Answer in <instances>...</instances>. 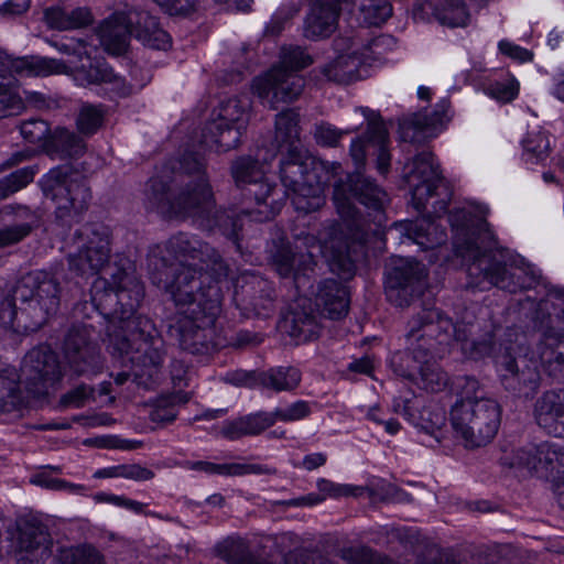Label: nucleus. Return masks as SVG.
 Instances as JSON below:
<instances>
[{
    "label": "nucleus",
    "instance_id": "f257e3e1",
    "mask_svg": "<svg viewBox=\"0 0 564 564\" xmlns=\"http://www.w3.org/2000/svg\"><path fill=\"white\" fill-rule=\"evenodd\" d=\"M90 293L94 306L111 318L108 348L122 358V365L131 364L129 371L112 375L115 383L122 386L132 378L138 387L150 389L163 365V340L153 322L138 314L145 293L135 264L120 258L108 267L107 276L94 281Z\"/></svg>",
    "mask_w": 564,
    "mask_h": 564
},
{
    "label": "nucleus",
    "instance_id": "f03ea898",
    "mask_svg": "<svg viewBox=\"0 0 564 564\" xmlns=\"http://www.w3.org/2000/svg\"><path fill=\"white\" fill-rule=\"evenodd\" d=\"M177 193L169 182L154 176L148 183L147 206L165 217L192 218L200 227L219 230L241 251L243 239L245 210L223 212L216 209L214 193L200 158L192 152L184 153L171 163Z\"/></svg>",
    "mask_w": 564,
    "mask_h": 564
},
{
    "label": "nucleus",
    "instance_id": "7ed1b4c3",
    "mask_svg": "<svg viewBox=\"0 0 564 564\" xmlns=\"http://www.w3.org/2000/svg\"><path fill=\"white\" fill-rule=\"evenodd\" d=\"M453 230V249L466 265L467 274L476 283L490 285L517 293L539 283L540 276L520 256L508 249L494 248L492 235L482 216L466 209L449 213Z\"/></svg>",
    "mask_w": 564,
    "mask_h": 564
},
{
    "label": "nucleus",
    "instance_id": "20e7f679",
    "mask_svg": "<svg viewBox=\"0 0 564 564\" xmlns=\"http://www.w3.org/2000/svg\"><path fill=\"white\" fill-rule=\"evenodd\" d=\"M148 270L153 284L163 289L174 303H186L193 292L205 290L227 275L220 254L197 236L178 232L150 248Z\"/></svg>",
    "mask_w": 564,
    "mask_h": 564
},
{
    "label": "nucleus",
    "instance_id": "39448f33",
    "mask_svg": "<svg viewBox=\"0 0 564 564\" xmlns=\"http://www.w3.org/2000/svg\"><path fill=\"white\" fill-rule=\"evenodd\" d=\"M351 198L375 212L377 217H381L389 202L387 193L360 171L347 175L346 181L334 182L333 200L341 219L337 227L340 234L345 232V238L335 235L319 248L330 270L343 279L354 275L356 265L352 253L366 241L368 230L367 220L355 207Z\"/></svg>",
    "mask_w": 564,
    "mask_h": 564
},
{
    "label": "nucleus",
    "instance_id": "423d86ee",
    "mask_svg": "<svg viewBox=\"0 0 564 564\" xmlns=\"http://www.w3.org/2000/svg\"><path fill=\"white\" fill-rule=\"evenodd\" d=\"M351 198L375 212L377 217H381L389 202L387 193L360 171L347 175L346 181L334 182L333 200L341 219L337 227L340 234L345 232V238L335 235L319 248L330 270L343 279L354 275L356 265L352 253L366 241L368 230L367 220L355 207Z\"/></svg>",
    "mask_w": 564,
    "mask_h": 564
},
{
    "label": "nucleus",
    "instance_id": "0eeeda50",
    "mask_svg": "<svg viewBox=\"0 0 564 564\" xmlns=\"http://www.w3.org/2000/svg\"><path fill=\"white\" fill-rule=\"evenodd\" d=\"M412 334L426 340L434 352L441 346H449L453 341L460 343L463 352L471 359L489 356L495 347L494 336L488 334L478 340L473 338L477 325L473 319L453 323L444 312L436 307H422L411 316Z\"/></svg>",
    "mask_w": 564,
    "mask_h": 564
},
{
    "label": "nucleus",
    "instance_id": "6e6552de",
    "mask_svg": "<svg viewBox=\"0 0 564 564\" xmlns=\"http://www.w3.org/2000/svg\"><path fill=\"white\" fill-rule=\"evenodd\" d=\"M193 299L186 303H175L177 307H187L170 325L169 333L183 350L202 354L214 347L215 321L219 313L221 291L217 283H210L205 290L193 292Z\"/></svg>",
    "mask_w": 564,
    "mask_h": 564
},
{
    "label": "nucleus",
    "instance_id": "1a4fd4ad",
    "mask_svg": "<svg viewBox=\"0 0 564 564\" xmlns=\"http://www.w3.org/2000/svg\"><path fill=\"white\" fill-rule=\"evenodd\" d=\"M98 34L105 50L115 55L126 52L131 35L155 50H166L171 42L155 17L137 10L115 12L100 24Z\"/></svg>",
    "mask_w": 564,
    "mask_h": 564
},
{
    "label": "nucleus",
    "instance_id": "9d476101",
    "mask_svg": "<svg viewBox=\"0 0 564 564\" xmlns=\"http://www.w3.org/2000/svg\"><path fill=\"white\" fill-rule=\"evenodd\" d=\"M341 171V165L313 156L302 144H291L280 162L283 185L295 195L318 197Z\"/></svg>",
    "mask_w": 564,
    "mask_h": 564
},
{
    "label": "nucleus",
    "instance_id": "9b49d317",
    "mask_svg": "<svg viewBox=\"0 0 564 564\" xmlns=\"http://www.w3.org/2000/svg\"><path fill=\"white\" fill-rule=\"evenodd\" d=\"M42 189L55 206L56 219L65 226L79 221L91 200L86 180L68 165L50 170L42 180Z\"/></svg>",
    "mask_w": 564,
    "mask_h": 564
},
{
    "label": "nucleus",
    "instance_id": "f8f14e48",
    "mask_svg": "<svg viewBox=\"0 0 564 564\" xmlns=\"http://www.w3.org/2000/svg\"><path fill=\"white\" fill-rule=\"evenodd\" d=\"M405 178L412 191L414 208L423 213L427 210L430 199L438 197L431 203V213L440 217L447 210L452 191L442 176L438 163L432 152L423 151L415 155L405 166Z\"/></svg>",
    "mask_w": 564,
    "mask_h": 564
},
{
    "label": "nucleus",
    "instance_id": "ddd939ff",
    "mask_svg": "<svg viewBox=\"0 0 564 564\" xmlns=\"http://www.w3.org/2000/svg\"><path fill=\"white\" fill-rule=\"evenodd\" d=\"M500 419V405L490 398L455 402L451 410L452 426L466 447H480L490 443L498 432Z\"/></svg>",
    "mask_w": 564,
    "mask_h": 564
},
{
    "label": "nucleus",
    "instance_id": "4468645a",
    "mask_svg": "<svg viewBox=\"0 0 564 564\" xmlns=\"http://www.w3.org/2000/svg\"><path fill=\"white\" fill-rule=\"evenodd\" d=\"M14 294L22 302L21 315L29 319L24 324L25 330L42 327L59 306L58 283L46 272H33L24 276Z\"/></svg>",
    "mask_w": 564,
    "mask_h": 564
},
{
    "label": "nucleus",
    "instance_id": "2eb2a0df",
    "mask_svg": "<svg viewBox=\"0 0 564 564\" xmlns=\"http://www.w3.org/2000/svg\"><path fill=\"white\" fill-rule=\"evenodd\" d=\"M79 248L68 256V268L77 276L97 274L109 262L110 229L104 224H86L76 234Z\"/></svg>",
    "mask_w": 564,
    "mask_h": 564
},
{
    "label": "nucleus",
    "instance_id": "dca6fc26",
    "mask_svg": "<svg viewBox=\"0 0 564 564\" xmlns=\"http://www.w3.org/2000/svg\"><path fill=\"white\" fill-rule=\"evenodd\" d=\"M425 265L412 258L393 259L387 268L384 293L387 300L399 307L411 304L424 286Z\"/></svg>",
    "mask_w": 564,
    "mask_h": 564
},
{
    "label": "nucleus",
    "instance_id": "f3484780",
    "mask_svg": "<svg viewBox=\"0 0 564 564\" xmlns=\"http://www.w3.org/2000/svg\"><path fill=\"white\" fill-rule=\"evenodd\" d=\"M62 379V369L57 355L48 347H35L23 358L21 383L33 398L48 393Z\"/></svg>",
    "mask_w": 564,
    "mask_h": 564
},
{
    "label": "nucleus",
    "instance_id": "a211bd4d",
    "mask_svg": "<svg viewBox=\"0 0 564 564\" xmlns=\"http://www.w3.org/2000/svg\"><path fill=\"white\" fill-rule=\"evenodd\" d=\"M12 542L18 564H45L53 552L48 528L34 517H22L15 521Z\"/></svg>",
    "mask_w": 564,
    "mask_h": 564
},
{
    "label": "nucleus",
    "instance_id": "6ab92c4d",
    "mask_svg": "<svg viewBox=\"0 0 564 564\" xmlns=\"http://www.w3.org/2000/svg\"><path fill=\"white\" fill-rule=\"evenodd\" d=\"M304 85L303 77L296 73L282 67H272L264 76L253 79L252 89L263 102L276 109L279 102L289 104L296 100Z\"/></svg>",
    "mask_w": 564,
    "mask_h": 564
},
{
    "label": "nucleus",
    "instance_id": "aec40b11",
    "mask_svg": "<svg viewBox=\"0 0 564 564\" xmlns=\"http://www.w3.org/2000/svg\"><path fill=\"white\" fill-rule=\"evenodd\" d=\"M65 358L77 375H96L102 369V358L87 326H72L64 341Z\"/></svg>",
    "mask_w": 564,
    "mask_h": 564
},
{
    "label": "nucleus",
    "instance_id": "412c9836",
    "mask_svg": "<svg viewBox=\"0 0 564 564\" xmlns=\"http://www.w3.org/2000/svg\"><path fill=\"white\" fill-rule=\"evenodd\" d=\"M514 465L540 477L564 479V447L554 442H543L520 448L514 454Z\"/></svg>",
    "mask_w": 564,
    "mask_h": 564
},
{
    "label": "nucleus",
    "instance_id": "4be33fe9",
    "mask_svg": "<svg viewBox=\"0 0 564 564\" xmlns=\"http://www.w3.org/2000/svg\"><path fill=\"white\" fill-rule=\"evenodd\" d=\"M293 540V535L290 533H283L278 536L271 535H259L254 536L250 542L252 546V552L256 553L259 561H251V555L249 554V564H269L265 557L272 556L274 550L276 549L279 552L284 551V545L286 542H291ZM284 564H333L327 557L317 553V552H308L306 550H294L290 551L284 557Z\"/></svg>",
    "mask_w": 564,
    "mask_h": 564
},
{
    "label": "nucleus",
    "instance_id": "5701e85b",
    "mask_svg": "<svg viewBox=\"0 0 564 564\" xmlns=\"http://www.w3.org/2000/svg\"><path fill=\"white\" fill-rule=\"evenodd\" d=\"M499 371L502 387L513 395L529 398L539 387V372L524 358L503 356Z\"/></svg>",
    "mask_w": 564,
    "mask_h": 564
},
{
    "label": "nucleus",
    "instance_id": "b1692460",
    "mask_svg": "<svg viewBox=\"0 0 564 564\" xmlns=\"http://www.w3.org/2000/svg\"><path fill=\"white\" fill-rule=\"evenodd\" d=\"M534 322L545 339H564V290L553 288L547 292L539 302Z\"/></svg>",
    "mask_w": 564,
    "mask_h": 564
},
{
    "label": "nucleus",
    "instance_id": "393cba45",
    "mask_svg": "<svg viewBox=\"0 0 564 564\" xmlns=\"http://www.w3.org/2000/svg\"><path fill=\"white\" fill-rule=\"evenodd\" d=\"M66 66L61 59L48 57L12 58L0 50V83L13 82V75L48 76L62 73Z\"/></svg>",
    "mask_w": 564,
    "mask_h": 564
},
{
    "label": "nucleus",
    "instance_id": "a878e982",
    "mask_svg": "<svg viewBox=\"0 0 564 564\" xmlns=\"http://www.w3.org/2000/svg\"><path fill=\"white\" fill-rule=\"evenodd\" d=\"M468 0H440L434 3L430 0H420L414 8V17L421 20L435 19L442 25L458 28L467 25L469 13Z\"/></svg>",
    "mask_w": 564,
    "mask_h": 564
},
{
    "label": "nucleus",
    "instance_id": "bb28decb",
    "mask_svg": "<svg viewBox=\"0 0 564 564\" xmlns=\"http://www.w3.org/2000/svg\"><path fill=\"white\" fill-rule=\"evenodd\" d=\"M348 7L349 0H314L305 20V36L313 40L329 36L336 29L339 11Z\"/></svg>",
    "mask_w": 564,
    "mask_h": 564
},
{
    "label": "nucleus",
    "instance_id": "cd10ccee",
    "mask_svg": "<svg viewBox=\"0 0 564 564\" xmlns=\"http://www.w3.org/2000/svg\"><path fill=\"white\" fill-rule=\"evenodd\" d=\"M406 349L397 351L390 359V367L393 372L402 378L413 381L417 375V368L421 365L422 358L430 357L434 350L426 347V340L423 338L414 339L411 327V318L406 323L405 332Z\"/></svg>",
    "mask_w": 564,
    "mask_h": 564
},
{
    "label": "nucleus",
    "instance_id": "c85d7f7f",
    "mask_svg": "<svg viewBox=\"0 0 564 564\" xmlns=\"http://www.w3.org/2000/svg\"><path fill=\"white\" fill-rule=\"evenodd\" d=\"M438 107V109L431 113L419 112L404 119L400 123L402 139L414 143L434 137L438 128L444 124L448 102L443 101Z\"/></svg>",
    "mask_w": 564,
    "mask_h": 564
},
{
    "label": "nucleus",
    "instance_id": "c756f323",
    "mask_svg": "<svg viewBox=\"0 0 564 564\" xmlns=\"http://www.w3.org/2000/svg\"><path fill=\"white\" fill-rule=\"evenodd\" d=\"M315 306L324 316L340 319L349 310L348 290L336 280H324L317 286Z\"/></svg>",
    "mask_w": 564,
    "mask_h": 564
},
{
    "label": "nucleus",
    "instance_id": "7c9ffc66",
    "mask_svg": "<svg viewBox=\"0 0 564 564\" xmlns=\"http://www.w3.org/2000/svg\"><path fill=\"white\" fill-rule=\"evenodd\" d=\"M302 380L301 371L293 366H280L267 371H249V388H262L274 392L295 390Z\"/></svg>",
    "mask_w": 564,
    "mask_h": 564
},
{
    "label": "nucleus",
    "instance_id": "2f4dec72",
    "mask_svg": "<svg viewBox=\"0 0 564 564\" xmlns=\"http://www.w3.org/2000/svg\"><path fill=\"white\" fill-rule=\"evenodd\" d=\"M275 270L282 278H293L296 286H300L302 276L315 267L314 257L311 252H292L289 248H281L273 257Z\"/></svg>",
    "mask_w": 564,
    "mask_h": 564
},
{
    "label": "nucleus",
    "instance_id": "473e14b6",
    "mask_svg": "<svg viewBox=\"0 0 564 564\" xmlns=\"http://www.w3.org/2000/svg\"><path fill=\"white\" fill-rule=\"evenodd\" d=\"M536 423L549 433H558L557 425L564 421V392L546 391L535 402Z\"/></svg>",
    "mask_w": 564,
    "mask_h": 564
},
{
    "label": "nucleus",
    "instance_id": "72a5a7b5",
    "mask_svg": "<svg viewBox=\"0 0 564 564\" xmlns=\"http://www.w3.org/2000/svg\"><path fill=\"white\" fill-rule=\"evenodd\" d=\"M361 112L368 122L369 143H372L377 150V170L386 175L391 160L387 148L388 130L378 113L368 108H361Z\"/></svg>",
    "mask_w": 564,
    "mask_h": 564
},
{
    "label": "nucleus",
    "instance_id": "f704fd0d",
    "mask_svg": "<svg viewBox=\"0 0 564 564\" xmlns=\"http://www.w3.org/2000/svg\"><path fill=\"white\" fill-rule=\"evenodd\" d=\"M61 62L66 66V70L61 74L72 73L74 79L82 86L96 85L100 88L104 77L109 74L110 68L106 63L93 59L88 51L84 55L83 62L69 61L68 64Z\"/></svg>",
    "mask_w": 564,
    "mask_h": 564
},
{
    "label": "nucleus",
    "instance_id": "c9c22d12",
    "mask_svg": "<svg viewBox=\"0 0 564 564\" xmlns=\"http://www.w3.org/2000/svg\"><path fill=\"white\" fill-rule=\"evenodd\" d=\"M362 64L361 56L354 52L323 66L321 73L329 82L347 85L362 78Z\"/></svg>",
    "mask_w": 564,
    "mask_h": 564
},
{
    "label": "nucleus",
    "instance_id": "e433bc0d",
    "mask_svg": "<svg viewBox=\"0 0 564 564\" xmlns=\"http://www.w3.org/2000/svg\"><path fill=\"white\" fill-rule=\"evenodd\" d=\"M408 236L423 250L434 249L444 243L447 238L443 227L431 216H423L411 224Z\"/></svg>",
    "mask_w": 564,
    "mask_h": 564
},
{
    "label": "nucleus",
    "instance_id": "4c0bfd02",
    "mask_svg": "<svg viewBox=\"0 0 564 564\" xmlns=\"http://www.w3.org/2000/svg\"><path fill=\"white\" fill-rule=\"evenodd\" d=\"M20 382L21 375L14 367L3 366L0 368V413L12 412L24 403Z\"/></svg>",
    "mask_w": 564,
    "mask_h": 564
},
{
    "label": "nucleus",
    "instance_id": "58836bf2",
    "mask_svg": "<svg viewBox=\"0 0 564 564\" xmlns=\"http://www.w3.org/2000/svg\"><path fill=\"white\" fill-rule=\"evenodd\" d=\"M239 132L224 120L210 121L202 131V144L210 150L228 151L237 147Z\"/></svg>",
    "mask_w": 564,
    "mask_h": 564
},
{
    "label": "nucleus",
    "instance_id": "ea45409f",
    "mask_svg": "<svg viewBox=\"0 0 564 564\" xmlns=\"http://www.w3.org/2000/svg\"><path fill=\"white\" fill-rule=\"evenodd\" d=\"M433 354L434 352H432L430 357L422 358L421 365L417 368V375L413 382L425 391L440 392L447 387L449 378L441 366L433 359Z\"/></svg>",
    "mask_w": 564,
    "mask_h": 564
},
{
    "label": "nucleus",
    "instance_id": "a19ab883",
    "mask_svg": "<svg viewBox=\"0 0 564 564\" xmlns=\"http://www.w3.org/2000/svg\"><path fill=\"white\" fill-rule=\"evenodd\" d=\"M284 328L299 340H311L318 334V323L312 312L294 307L284 319Z\"/></svg>",
    "mask_w": 564,
    "mask_h": 564
},
{
    "label": "nucleus",
    "instance_id": "79ce46f5",
    "mask_svg": "<svg viewBox=\"0 0 564 564\" xmlns=\"http://www.w3.org/2000/svg\"><path fill=\"white\" fill-rule=\"evenodd\" d=\"M50 148L61 158H78L84 154L86 144L75 132L58 128L51 138Z\"/></svg>",
    "mask_w": 564,
    "mask_h": 564
},
{
    "label": "nucleus",
    "instance_id": "37998d69",
    "mask_svg": "<svg viewBox=\"0 0 564 564\" xmlns=\"http://www.w3.org/2000/svg\"><path fill=\"white\" fill-rule=\"evenodd\" d=\"M300 113L288 108L275 116V140L280 143L300 144Z\"/></svg>",
    "mask_w": 564,
    "mask_h": 564
},
{
    "label": "nucleus",
    "instance_id": "c03bdc74",
    "mask_svg": "<svg viewBox=\"0 0 564 564\" xmlns=\"http://www.w3.org/2000/svg\"><path fill=\"white\" fill-rule=\"evenodd\" d=\"M58 564H105L101 552L91 544H79L59 550Z\"/></svg>",
    "mask_w": 564,
    "mask_h": 564
},
{
    "label": "nucleus",
    "instance_id": "a18cd8bd",
    "mask_svg": "<svg viewBox=\"0 0 564 564\" xmlns=\"http://www.w3.org/2000/svg\"><path fill=\"white\" fill-rule=\"evenodd\" d=\"M340 557L347 564H397L388 555L367 545H356L340 550Z\"/></svg>",
    "mask_w": 564,
    "mask_h": 564
},
{
    "label": "nucleus",
    "instance_id": "49530a36",
    "mask_svg": "<svg viewBox=\"0 0 564 564\" xmlns=\"http://www.w3.org/2000/svg\"><path fill=\"white\" fill-rule=\"evenodd\" d=\"M392 14L388 0H364L359 8V20L367 26H380Z\"/></svg>",
    "mask_w": 564,
    "mask_h": 564
},
{
    "label": "nucleus",
    "instance_id": "de8ad7c7",
    "mask_svg": "<svg viewBox=\"0 0 564 564\" xmlns=\"http://www.w3.org/2000/svg\"><path fill=\"white\" fill-rule=\"evenodd\" d=\"M187 400L178 393L161 395L158 398L150 411V419L156 423H170L176 419L177 405Z\"/></svg>",
    "mask_w": 564,
    "mask_h": 564
},
{
    "label": "nucleus",
    "instance_id": "09e8293b",
    "mask_svg": "<svg viewBox=\"0 0 564 564\" xmlns=\"http://www.w3.org/2000/svg\"><path fill=\"white\" fill-rule=\"evenodd\" d=\"M225 564H247V544L242 538L228 536L215 546Z\"/></svg>",
    "mask_w": 564,
    "mask_h": 564
},
{
    "label": "nucleus",
    "instance_id": "8fccbe9b",
    "mask_svg": "<svg viewBox=\"0 0 564 564\" xmlns=\"http://www.w3.org/2000/svg\"><path fill=\"white\" fill-rule=\"evenodd\" d=\"M413 564H462V562L454 550L429 544L416 554Z\"/></svg>",
    "mask_w": 564,
    "mask_h": 564
},
{
    "label": "nucleus",
    "instance_id": "3c124183",
    "mask_svg": "<svg viewBox=\"0 0 564 564\" xmlns=\"http://www.w3.org/2000/svg\"><path fill=\"white\" fill-rule=\"evenodd\" d=\"M24 108L13 82L0 83V119L17 116Z\"/></svg>",
    "mask_w": 564,
    "mask_h": 564
},
{
    "label": "nucleus",
    "instance_id": "603ef678",
    "mask_svg": "<svg viewBox=\"0 0 564 564\" xmlns=\"http://www.w3.org/2000/svg\"><path fill=\"white\" fill-rule=\"evenodd\" d=\"M186 465L192 470L203 471L207 475L242 476L247 473V466L245 464L237 463L216 464L212 462L198 460L188 462Z\"/></svg>",
    "mask_w": 564,
    "mask_h": 564
},
{
    "label": "nucleus",
    "instance_id": "864d4df0",
    "mask_svg": "<svg viewBox=\"0 0 564 564\" xmlns=\"http://www.w3.org/2000/svg\"><path fill=\"white\" fill-rule=\"evenodd\" d=\"M104 110L100 106L84 105L77 116L76 124L80 133L94 134L102 124Z\"/></svg>",
    "mask_w": 564,
    "mask_h": 564
},
{
    "label": "nucleus",
    "instance_id": "5fc2aeb1",
    "mask_svg": "<svg viewBox=\"0 0 564 564\" xmlns=\"http://www.w3.org/2000/svg\"><path fill=\"white\" fill-rule=\"evenodd\" d=\"M317 487L321 492H324L330 497H359L364 494H367L369 498H375L376 492L375 489L362 486H352V485H339L334 484L327 479H321L317 482Z\"/></svg>",
    "mask_w": 564,
    "mask_h": 564
},
{
    "label": "nucleus",
    "instance_id": "6e6d98bb",
    "mask_svg": "<svg viewBox=\"0 0 564 564\" xmlns=\"http://www.w3.org/2000/svg\"><path fill=\"white\" fill-rule=\"evenodd\" d=\"M523 149L532 159L543 160L549 155L550 141L547 134L539 128L527 133L522 141Z\"/></svg>",
    "mask_w": 564,
    "mask_h": 564
},
{
    "label": "nucleus",
    "instance_id": "4d7b16f0",
    "mask_svg": "<svg viewBox=\"0 0 564 564\" xmlns=\"http://www.w3.org/2000/svg\"><path fill=\"white\" fill-rule=\"evenodd\" d=\"M313 63L312 57L299 46H284L281 48L280 64L275 67H282L289 72L295 73Z\"/></svg>",
    "mask_w": 564,
    "mask_h": 564
},
{
    "label": "nucleus",
    "instance_id": "13d9d810",
    "mask_svg": "<svg viewBox=\"0 0 564 564\" xmlns=\"http://www.w3.org/2000/svg\"><path fill=\"white\" fill-rule=\"evenodd\" d=\"M34 174V169L28 166L19 169L0 180V198H6L26 186L33 181Z\"/></svg>",
    "mask_w": 564,
    "mask_h": 564
},
{
    "label": "nucleus",
    "instance_id": "bf43d9fd",
    "mask_svg": "<svg viewBox=\"0 0 564 564\" xmlns=\"http://www.w3.org/2000/svg\"><path fill=\"white\" fill-rule=\"evenodd\" d=\"M104 82L98 90L99 95L107 96L109 99L122 98L132 94L133 87L126 79L109 68V74L104 77Z\"/></svg>",
    "mask_w": 564,
    "mask_h": 564
},
{
    "label": "nucleus",
    "instance_id": "052dcab7",
    "mask_svg": "<svg viewBox=\"0 0 564 564\" xmlns=\"http://www.w3.org/2000/svg\"><path fill=\"white\" fill-rule=\"evenodd\" d=\"M349 132H351V130L337 129L329 122L323 121L315 124L313 135L317 144L334 148L337 147L341 138Z\"/></svg>",
    "mask_w": 564,
    "mask_h": 564
},
{
    "label": "nucleus",
    "instance_id": "680f3d73",
    "mask_svg": "<svg viewBox=\"0 0 564 564\" xmlns=\"http://www.w3.org/2000/svg\"><path fill=\"white\" fill-rule=\"evenodd\" d=\"M454 388L459 397L456 402H474L475 399L486 398L479 382L474 377H457L454 381Z\"/></svg>",
    "mask_w": 564,
    "mask_h": 564
},
{
    "label": "nucleus",
    "instance_id": "e2e57ef3",
    "mask_svg": "<svg viewBox=\"0 0 564 564\" xmlns=\"http://www.w3.org/2000/svg\"><path fill=\"white\" fill-rule=\"evenodd\" d=\"M20 133L30 143H40L50 134L48 123L42 119H30L21 123Z\"/></svg>",
    "mask_w": 564,
    "mask_h": 564
},
{
    "label": "nucleus",
    "instance_id": "0e129e2a",
    "mask_svg": "<svg viewBox=\"0 0 564 564\" xmlns=\"http://www.w3.org/2000/svg\"><path fill=\"white\" fill-rule=\"evenodd\" d=\"M50 44L62 54L70 56L69 61H76L77 63L83 62L84 55L88 51V46L83 40L73 37L62 41H50Z\"/></svg>",
    "mask_w": 564,
    "mask_h": 564
},
{
    "label": "nucleus",
    "instance_id": "69168bd1",
    "mask_svg": "<svg viewBox=\"0 0 564 564\" xmlns=\"http://www.w3.org/2000/svg\"><path fill=\"white\" fill-rule=\"evenodd\" d=\"M15 321L18 322L17 328L23 327L29 323L25 316H18L15 303L13 299L6 297L0 303V325L4 328H13Z\"/></svg>",
    "mask_w": 564,
    "mask_h": 564
},
{
    "label": "nucleus",
    "instance_id": "338daca9",
    "mask_svg": "<svg viewBox=\"0 0 564 564\" xmlns=\"http://www.w3.org/2000/svg\"><path fill=\"white\" fill-rule=\"evenodd\" d=\"M94 395V389L87 384H79L61 398V404L67 408H82Z\"/></svg>",
    "mask_w": 564,
    "mask_h": 564
},
{
    "label": "nucleus",
    "instance_id": "774afa93",
    "mask_svg": "<svg viewBox=\"0 0 564 564\" xmlns=\"http://www.w3.org/2000/svg\"><path fill=\"white\" fill-rule=\"evenodd\" d=\"M31 232V226L20 223L0 229V248L20 242Z\"/></svg>",
    "mask_w": 564,
    "mask_h": 564
}]
</instances>
